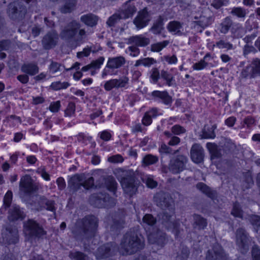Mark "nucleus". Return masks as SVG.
Wrapping results in <instances>:
<instances>
[{"label":"nucleus","instance_id":"1","mask_svg":"<svg viewBox=\"0 0 260 260\" xmlns=\"http://www.w3.org/2000/svg\"><path fill=\"white\" fill-rule=\"evenodd\" d=\"M153 201L157 206L164 210L161 214L162 224L168 230H170L177 239L180 235V224L172 218L174 214V201L168 193L160 191L155 193L153 197Z\"/></svg>","mask_w":260,"mask_h":260},{"label":"nucleus","instance_id":"2","mask_svg":"<svg viewBox=\"0 0 260 260\" xmlns=\"http://www.w3.org/2000/svg\"><path fill=\"white\" fill-rule=\"evenodd\" d=\"M98 226L97 218L93 215H88L77 220L72 232L77 240L82 242L94 236Z\"/></svg>","mask_w":260,"mask_h":260},{"label":"nucleus","instance_id":"3","mask_svg":"<svg viewBox=\"0 0 260 260\" xmlns=\"http://www.w3.org/2000/svg\"><path fill=\"white\" fill-rule=\"evenodd\" d=\"M144 240L135 231H130L123 236L121 242L122 254H132L143 249Z\"/></svg>","mask_w":260,"mask_h":260},{"label":"nucleus","instance_id":"4","mask_svg":"<svg viewBox=\"0 0 260 260\" xmlns=\"http://www.w3.org/2000/svg\"><path fill=\"white\" fill-rule=\"evenodd\" d=\"M117 178L120 181L125 193L129 196L136 193L139 182L136 180L133 171L118 169L117 170Z\"/></svg>","mask_w":260,"mask_h":260},{"label":"nucleus","instance_id":"5","mask_svg":"<svg viewBox=\"0 0 260 260\" xmlns=\"http://www.w3.org/2000/svg\"><path fill=\"white\" fill-rule=\"evenodd\" d=\"M81 24L76 20H72L67 22L62 27L60 32V37L61 39L69 41L73 39L77 35L80 39H82L86 36V31L81 29Z\"/></svg>","mask_w":260,"mask_h":260},{"label":"nucleus","instance_id":"6","mask_svg":"<svg viewBox=\"0 0 260 260\" xmlns=\"http://www.w3.org/2000/svg\"><path fill=\"white\" fill-rule=\"evenodd\" d=\"M23 232L26 239L31 242L36 239L43 238L46 235V232L43 226L36 220L29 219L24 222Z\"/></svg>","mask_w":260,"mask_h":260},{"label":"nucleus","instance_id":"7","mask_svg":"<svg viewBox=\"0 0 260 260\" xmlns=\"http://www.w3.org/2000/svg\"><path fill=\"white\" fill-rule=\"evenodd\" d=\"M236 243L241 253L245 254L251 244V238L245 229L238 228L236 231Z\"/></svg>","mask_w":260,"mask_h":260},{"label":"nucleus","instance_id":"8","mask_svg":"<svg viewBox=\"0 0 260 260\" xmlns=\"http://www.w3.org/2000/svg\"><path fill=\"white\" fill-rule=\"evenodd\" d=\"M91 205L98 208L111 207L115 205V200L106 192L93 193L89 198Z\"/></svg>","mask_w":260,"mask_h":260},{"label":"nucleus","instance_id":"9","mask_svg":"<svg viewBox=\"0 0 260 260\" xmlns=\"http://www.w3.org/2000/svg\"><path fill=\"white\" fill-rule=\"evenodd\" d=\"M26 11L25 6L21 2L16 1L9 5L7 13L11 19L19 20L24 17Z\"/></svg>","mask_w":260,"mask_h":260},{"label":"nucleus","instance_id":"10","mask_svg":"<svg viewBox=\"0 0 260 260\" xmlns=\"http://www.w3.org/2000/svg\"><path fill=\"white\" fill-rule=\"evenodd\" d=\"M117 250V246L115 243H107L98 248L95 252V255L96 259L100 260L112 256Z\"/></svg>","mask_w":260,"mask_h":260},{"label":"nucleus","instance_id":"11","mask_svg":"<svg viewBox=\"0 0 260 260\" xmlns=\"http://www.w3.org/2000/svg\"><path fill=\"white\" fill-rule=\"evenodd\" d=\"M147 237L150 244L156 245L160 248L164 247L168 241L166 234L158 229L148 233Z\"/></svg>","mask_w":260,"mask_h":260},{"label":"nucleus","instance_id":"12","mask_svg":"<svg viewBox=\"0 0 260 260\" xmlns=\"http://www.w3.org/2000/svg\"><path fill=\"white\" fill-rule=\"evenodd\" d=\"M188 161L186 156L178 155L176 157L171 160L169 165V170L173 174H179L185 169Z\"/></svg>","mask_w":260,"mask_h":260},{"label":"nucleus","instance_id":"13","mask_svg":"<svg viewBox=\"0 0 260 260\" xmlns=\"http://www.w3.org/2000/svg\"><path fill=\"white\" fill-rule=\"evenodd\" d=\"M206 260H229V257L221 246L215 244L211 249L208 250Z\"/></svg>","mask_w":260,"mask_h":260},{"label":"nucleus","instance_id":"14","mask_svg":"<svg viewBox=\"0 0 260 260\" xmlns=\"http://www.w3.org/2000/svg\"><path fill=\"white\" fill-rule=\"evenodd\" d=\"M58 40V35L55 30L48 32L43 38L42 43L45 49H50L54 47Z\"/></svg>","mask_w":260,"mask_h":260},{"label":"nucleus","instance_id":"15","mask_svg":"<svg viewBox=\"0 0 260 260\" xmlns=\"http://www.w3.org/2000/svg\"><path fill=\"white\" fill-rule=\"evenodd\" d=\"M84 176L82 174H75L72 176L68 181L69 191L72 194L76 193L81 189Z\"/></svg>","mask_w":260,"mask_h":260},{"label":"nucleus","instance_id":"16","mask_svg":"<svg viewBox=\"0 0 260 260\" xmlns=\"http://www.w3.org/2000/svg\"><path fill=\"white\" fill-rule=\"evenodd\" d=\"M133 1L128 0L118 10L124 19L132 17L137 11Z\"/></svg>","mask_w":260,"mask_h":260},{"label":"nucleus","instance_id":"17","mask_svg":"<svg viewBox=\"0 0 260 260\" xmlns=\"http://www.w3.org/2000/svg\"><path fill=\"white\" fill-rule=\"evenodd\" d=\"M150 17L145 9L140 11L134 20V23L138 29H141L147 25Z\"/></svg>","mask_w":260,"mask_h":260},{"label":"nucleus","instance_id":"18","mask_svg":"<svg viewBox=\"0 0 260 260\" xmlns=\"http://www.w3.org/2000/svg\"><path fill=\"white\" fill-rule=\"evenodd\" d=\"M19 187L22 190L27 193H32L37 189V186L32 183L31 178L28 175L21 178Z\"/></svg>","mask_w":260,"mask_h":260},{"label":"nucleus","instance_id":"19","mask_svg":"<svg viewBox=\"0 0 260 260\" xmlns=\"http://www.w3.org/2000/svg\"><path fill=\"white\" fill-rule=\"evenodd\" d=\"M190 156L192 161L200 163L204 159V149L199 144H194L190 149Z\"/></svg>","mask_w":260,"mask_h":260},{"label":"nucleus","instance_id":"20","mask_svg":"<svg viewBox=\"0 0 260 260\" xmlns=\"http://www.w3.org/2000/svg\"><path fill=\"white\" fill-rule=\"evenodd\" d=\"M151 96L155 101H161L166 105H171L172 98L167 91L155 90L151 93Z\"/></svg>","mask_w":260,"mask_h":260},{"label":"nucleus","instance_id":"21","mask_svg":"<svg viewBox=\"0 0 260 260\" xmlns=\"http://www.w3.org/2000/svg\"><path fill=\"white\" fill-rule=\"evenodd\" d=\"M38 204L39 206V210L41 211L46 209L53 212L54 214H55L56 208L54 201L48 200L44 196H41L38 201Z\"/></svg>","mask_w":260,"mask_h":260},{"label":"nucleus","instance_id":"22","mask_svg":"<svg viewBox=\"0 0 260 260\" xmlns=\"http://www.w3.org/2000/svg\"><path fill=\"white\" fill-rule=\"evenodd\" d=\"M125 59L122 56L110 57L108 59L106 68L109 69H116L120 68L125 63Z\"/></svg>","mask_w":260,"mask_h":260},{"label":"nucleus","instance_id":"23","mask_svg":"<svg viewBox=\"0 0 260 260\" xmlns=\"http://www.w3.org/2000/svg\"><path fill=\"white\" fill-rule=\"evenodd\" d=\"M149 43V39L142 35L131 37L128 39V44L135 45L137 47H145Z\"/></svg>","mask_w":260,"mask_h":260},{"label":"nucleus","instance_id":"24","mask_svg":"<svg viewBox=\"0 0 260 260\" xmlns=\"http://www.w3.org/2000/svg\"><path fill=\"white\" fill-rule=\"evenodd\" d=\"M168 30L175 35L182 36L184 35L183 32L182 24L179 21H172L169 23L167 25Z\"/></svg>","mask_w":260,"mask_h":260},{"label":"nucleus","instance_id":"25","mask_svg":"<svg viewBox=\"0 0 260 260\" xmlns=\"http://www.w3.org/2000/svg\"><path fill=\"white\" fill-rule=\"evenodd\" d=\"M194 19V23L202 28H205L209 26L213 22L211 17L206 16L203 14L201 15L199 17L195 16Z\"/></svg>","mask_w":260,"mask_h":260},{"label":"nucleus","instance_id":"26","mask_svg":"<svg viewBox=\"0 0 260 260\" xmlns=\"http://www.w3.org/2000/svg\"><path fill=\"white\" fill-rule=\"evenodd\" d=\"M25 214L24 212L21 209L20 207L17 205H13L10 210L9 219L11 221H14L19 219L24 218Z\"/></svg>","mask_w":260,"mask_h":260},{"label":"nucleus","instance_id":"27","mask_svg":"<svg viewBox=\"0 0 260 260\" xmlns=\"http://www.w3.org/2000/svg\"><path fill=\"white\" fill-rule=\"evenodd\" d=\"M233 21L230 16L226 17L219 24L218 30L221 34H226L233 26Z\"/></svg>","mask_w":260,"mask_h":260},{"label":"nucleus","instance_id":"28","mask_svg":"<svg viewBox=\"0 0 260 260\" xmlns=\"http://www.w3.org/2000/svg\"><path fill=\"white\" fill-rule=\"evenodd\" d=\"M21 71L27 75L34 76L38 73L39 71V67L34 63L24 64L21 68Z\"/></svg>","mask_w":260,"mask_h":260},{"label":"nucleus","instance_id":"29","mask_svg":"<svg viewBox=\"0 0 260 260\" xmlns=\"http://www.w3.org/2000/svg\"><path fill=\"white\" fill-rule=\"evenodd\" d=\"M80 20L85 25L92 27L96 25L98 17L93 14L89 13L82 15L80 18Z\"/></svg>","mask_w":260,"mask_h":260},{"label":"nucleus","instance_id":"30","mask_svg":"<svg viewBox=\"0 0 260 260\" xmlns=\"http://www.w3.org/2000/svg\"><path fill=\"white\" fill-rule=\"evenodd\" d=\"M216 128V125L214 124L211 127L205 125L202 131V135L201 139H214L216 137L214 132L215 129Z\"/></svg>","mask_w":260,"mask_h":260},{"label":"nucleus","instance_id":"31","mask_svg":"<svg viewBox=\"0 0 260 260\" xmlns=\"http://www.w3.org/2000/svg\"><path fill=\"white\" fill-rule=\"evenodd\" d=\"M197 188L205 194L208 197L213 199L216 197V192L212 190L204 183L200 182L197 184Z\"/></svg>","mask_w":260,"mask_h":260},{"label":"nucleus","instance_id":"32","mask_svg":"<svg viewBox=\"0 0 260 260\" xmlns=\"http://www.w3.org/2000/svg\"><path fill=\"white\" fill-rule=\"evenodd\" d=\"M76 4V0H64V5L60 7L59 10L63 14L71 13L75 9Z\"/></svg>","mask_w":260,"mask_h":260},{"label":"nucleus","instance_id":"33","mask_svg":"<svg viewBox=\"0 0 260 260\" xmlns=\"http://www.w3.org/2000/svg\"><path fill=\"white\" fill-rule=\"evenodd\" d=\"M193 226L194 229L203 230L207 225L206 219L198 214H194L193 215Z\"/></svg>","mask_w":260,"mask_h":260},{"label":"nucleus","instance_id":"34","mask_svg":"<svg viewBox=\"0 0 260 260\" xmlns=\"http://www.w3.org/2000/svg\"><path fill=\"white\" fill-rule=\"evenodd\" d=\"M156 222V219L151 214H146L142 218L141 224L145 229L147 226L152 227Z\"/></svg>","mask_w":260,"mask_h":260},{"label":"nucleus","instance_id":"35","mask_svg":"<svg viewBox=\"0 0 260 260\" xmlns=\"http://www.w3.org/2000/svg\"><path fill=\"white\" fill-rule=\"evenodd\" d=\"M231 32L234 38H241L244 36L245 31L242 25L236 24L232 27Z\"/></svg>","mask_w":260,"mask_h":260},{"label":"nucleus","instance_id":"36","mask_svg":"<svg viewBox=\"0 0 260 260\" xmlns=\"http://www.w3.org/2000/svg\"><path fill=\"white\" fill-rule=\"evenodd\" d=\"M121 19H124L120 12L118 11L108 18L106 23L109 27H113Z\"/></svg>","mask_w":260,"mask_h":260},{"label":"nucleus","instance_id":"37","mask_svg":"<svg viewBox=\"0 0 260 260\" xmlns=\"http://www.w3.org/2000/svg\"><path fill=\"white\" fill-rule=\"evenodd\" d=\"M164 18L159 16L151 28V31L155 35L159 34L164 29Z\"/></svg>","mask_w":260,"mask_h":260},{"label":"nucleus","instance_id":"38","mask_svg":"<svg viewBox=\"0 0 260 260\" xmlns=\"http://www.w3.org/2000/svg\"><path fill=\"white\" fill-rule=\"evenodd\" d=\"M206 146L211 153L212 158H218L221 156V153L217 145L214 143H207Z\"/></svg>","mask_w":260,"mask_h":260},{"label":"nucleus","instance_id":"39","mask_svg":"<svg viewBox=\"0 0 260 260\" xmlns=\"http://www.w3.org/2000/svg\"><path fill=\"white\" fill-rule=\"evenodd\" d=\"M156 62V60L153 58L147 57L137 60L135 64V67L143 65L146 67H150Z\"/></svg>","mask_w":260,"mask_h":260},{"label":"nucleus","instance_id":"40","mask_svg":"<svg viewBox=\"0 0 260 260\" xmlns=\"http://www.w3.org/2000/svg\"><path fill=\"white\" fill-rule=\"evenodd\" d=\"M161 77L166 81V84L169 86L175 84V80L173 76L167 71L162 70L160 73Z\"/></svg>","mask_w":260,"mask_h":260},{"label":"nucleus","instance_id":"41","mask_svg":"<svg viewBox=\"0 0 260 260\" xmlns=\"http://www.w3.org/2000/svg\"><path fill=\"white\" fill-rule=\"evenodd\" d=\"M158 161V158L155 155L152 154H147L143 158V165L148 166L155 164Z\"/></svg>","mask_w":260,"mask_h":260},{"label":"nucleus","instance_id":"42","mask_svg":"<svg viewBox=\"0 0 260 260\" xmlns=\"http://www.w3.org/2000/svg\"><path fill=\"white\" fill-rule=\"evenodd\" d=\"M230 14L233 16H236L240 18L245 17L247 12L246 10L242 7H234L231 9Z\"/></svg>","mask_w":260,"mask_h":260},{"label":"nucleus","instance_id":"43","mask_svg":"<svg viewBox=\"0 0 260 260\" xmlns=\"http://www.w3.org/2000/svg\"><path fill=\"white\" fill-rule=\"evenodd\" d=\"M164 135L167 138H169L170 140L168 142L169 146H174L178 145L180 142V139L177 136H174L171 132L165 131Z\"/></svg>","mask_w":260,"mask_h":260},{"label":"nucleus","instance_id":"44","mask_svg":"<svg viewBox=\"0 0 260 260\" xmlns=\"http://www.w3.org/2000/svg\"><path fill=\"white\" fill-rule=\"evenodd\" d=\"M253 69L251 66H248L244 68L240 74V77L242 78H254L255 77L253 74Z\"/></svg>","mask_w":260,"mask_h":260},{"label":"nucleus","instance_id":"45","mask_svg":"<svg viewBox=\"0 0 260 260\" xmlns=\"http://www.w3.org/2000/svg\"><path fill=\"white\" fill-rule=\"evenodd\" d=\"M169 43L170 42L169 41L165 40L162 42H158L156 43L151 44L150 50L152 52H159L162 49H164L167 46H168Z\"/></svg>","mask_w":260,"mask_h":260},{"label":"nucleus","instance_id":"46","mask_svg":"<svg viewBox=\"0 0 260 260\" xmlns=\"http://www.w3.org/2000/svg\"><path fill=\"white\" fill-rule=\"evenodd\" d=\"M106 184L108 189L115 194L117 187V183L115 179L112 177H108L106 179Z\"/></svg>","mask_w":260,"mask_h":260},{"label":"nucleus","instance_id":"47","mask_svg":"<svg viewBox=\"0 0 260 260\" xmlns=\"http://www.w3.org/2000/svg\"><path fill=\"white\" fill-rule=\"evenodd\" d=\"M69 257L75 260H89L87 255L80 251H71Z\"/></svg>","mask_w":260,"mask_h":260},{"label":"nucleus","instance_id":"48","mask_svg":"<svg viewBox=\"0 0 260 260\" xmlns=\"http://www.w3.org/2000/svg\"><path fill=\"white\" fill-rule=\"evenodd\" d=\"M231 214L236 217L243 218V211L239 203L234 204Z\"/></svg>","mask_w":260,"mask_h":260},{"label":"nucleus","instance_id":"49","mask_svg":"<svg viewBox=\"0 0 260 260\" xmlns=\"http://www.w3.org/2000/svg\"><path fill=\"white\" fill-rule=\"evenodd\" d=\"M251 66L255 77L260 76V59L258 58L253 59Z\"/></svg>","mask_w":260,"mask_h":260},{"label":"nucleus","instance_id":"50","mask_svg":"<svg viewBox=\"0 0 260 260\" xmlns=\"http://www.w3.org/2000/svg\"><path fill=\"white\" fill-rule=\"evenodd\" d=\"M179 149L173 150L171 147L163 143L159 148V152L160 153H165L167 154H175L179 152Z\"/></svg>","mask_w":260,"mask_h":260},{"label":"nucleus","instance_id":"51","mask_svg":"<svg viewBox=\"0 0 260 260\" xmlns=\"http://www.w3.org/2000/svg\"><path fill=\"white\" fill-rule=\"evenodd\" d=\"M70 86V84L67 82H61L60 81L53 82L50 87L55 90H58L62 89H66Z\"/></svg>","mask_w":260,"mask_h":260},{"label":"nucleus","instance_id":"52","mask_svg":"<svg viewBox=\"0 0 260 260\" xmlns=\"http://www.w3.org/2000/svg\"><path fill=\"white\" fill-rule=\"evenodd\" d=\"M216 46L219 49H226L227 50H231L233 49V45L229 42L220 40L216 43Z\"/></svg>","mask_w":260,"mask_h":260},{"label":"nucleus","instance_id":"53","mask_svg":"<svg viewBox=\"0 0 260 260\" xmlns=\"http://www.w3.org/2000/svg\"><path fill=\"white\" fill-rule=\"evenodd\" d=\"M143 181L149 188H153L157 186V182L150 176L143 178Z\"/></svg>","mask_w":260,"mask_h":260},{"label":"nucleus","instance_id":"54","mask_svg":"<svg viewBox=\"0 0 260 260\" xmlns=\"http://www.w3.org/2000/svg\"><path fill=\"white\" fill-rule=\"evenodd\" d=\"M123 222L121 220H114L113 223L111 226V231L117 233L122 228H123Z\"/></svg>","mask_w":260,"mask_h":260},{"label":"nucleus","instance_id":"55","mask_svg":"<svg viewBox=\"0 0 260 260\" xmlns=\"http://www.w3.org/2000/svg\"><path fill=\"white\" fill-rule=\"evenodd\" d=\"M117 88L124 87L128 83L129 79L126 76L122 77L119 79H115Z\"/></svg>","mask_w":260,"mask_h":260},{"label":"nucleus","instance_id":"56","mask_svg":"<svg viewBox=\"0 0 260 260\" xmlns=\"http://www.w3.org/2000/svg\"><path fill=\"white\" fill-rule=\"evenodd\" d=\"M186 132L185 129L180 125H175L171 128V133L173 135H179L185 133Z\"/></svg>","mask_w":260,"mask_h":260},{"label":"nucleus","instance_id":"57","mask_svg":"<svg viewBox=\"0 0 260 260\" xmlns=\"http://www.w3.org/2000/svg\"><path fill=\"white\" fill-rule=\"evenodd\" d=\"M211 5L214 8L218 9L224 5H226L228 2V0H211Z\"/></svg>","mask_w":260,"mask_h":260},{"label":"nucleus","instance_id":"58","mask_svg":"<svg viewBox=\"0 0 260 260\" xmlns=\"http://www.w3.org/2000/svg\"><path fill=\"white\" fill-rule=\"evenodd\" d=\"M105 58L103 56H101L95 60H93L90 63L91 69H99L100 68L101 66L103 63Z\"/></svg>","mask_w":260,"mask_h":260},{"label":"nucleus","instance_id":"59","mask_svg":"<svg viewBox=\"0 0 260 260\" xmlns=\"http://www.w3.org/2000/svg\"><path fill=\"white\" fill-rule=\"evenodd\" d=\"M189 251L187 247H182L180 253L177 256L178 260H186L189 256Z\"/></svg>","mask_w":260,"mask_h":260},{"label":"nucleus","instance_id":"60","mask_svg":"<svg viewBox=\"0 0 260 260\" xmlns=\"http://www.w3.org/2000/svg\"><path fill=\"white\" fill-rule=\"evenodd\" d=\"M251 254L253 260H260V248L258 245L252 247Z\"/></svg>","mask_w":260,"mask_h":260},{"label":"nucleus","instance_id":"61","mask_svg":"<svg viewBox=\"0 0 260 260\" xmlns=\"http://www.w3.org/2000/svg\"><path fill=\"white\" fill-rule=\"evenodd\" d=\"M62 67L60 63L52 61L49 66V69L52 73H55L58 71H60Z\"/></svg>","mask_w":260,"mask_h":260},{"label":"nucleus","instance_id":"62","mask_svg":"<svg viewBox=\"0 0 260 260\" xmlns=\"http://www.w3.org/2000/svg\"><path fill=\"white\" fill-rule=\"evenodd\" d=\"M208 63L204 59H201L200 61L195 63L192 68L195 70H201L206 68L208 66Z\"/></svg>","mask_w":260,"mask_h":260},{"label":"nucleus","instance_id":"63","mask_svg":"<svg viewBox=\"0 0 260 260\" xmlns=\"http://www.w3.org/2000/svg\"><path fill=\"white\" fill-rule=\"evenodd\" d=\"M249 221L252 225L256 227H260V216L256 215H252L249 216Z\"/></svg>","mask_w":260,"mask_h":260},{"label":"nucleus","instance_id":"64","mask_svg":"<svg viewBox=\"0 0 260 260\" xmlns=\"http://www.w3.org/2000/svg\"><path fill=\"white\" fill-rule=\"evenodd\" d=\"M160 77V74L157 68H153L151 72L150 78L152 80V82L154 84L156 83Z\"/></svg>","mask_w":260,"mask_h":260}]
</instances>
